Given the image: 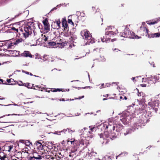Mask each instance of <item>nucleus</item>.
<instances>
[{"label": "nucleus", "instance_id": "55", "mask_svg": "<svg viewBox=\"0 0 160 160\" xmlns=\"http://www.w3.org/2000/svg\"><path fill=\"white\" fill-rule=\"evenodd\" d=\"M87 53V52H86V53L85 54H83L82 57H83L86 56V54Z\"/></svg>", "mask_w": 160, "mask_h": 160}, {"label": "nucleus", "instance_id": "48", "mask_svg": "<svg viewBox=\"0 0 160 160\" xmlns=\"http://www.w3.org/2000/svg\"><path fill=\"white\" fill-rule=\"evenodd\" d=\"M77 149L75 147H74V150H73V152H75L77 151Z\"/></svg>", "mask_w": 160, "mask_h": 160}, {"label": "nucleus", "instance_id": "53", "mask_svg": "<svg viewBox=\"0 0 160 160\" xmlns=\"http://www.w3.org/2000/svg\"><path fill=\"white\" fill-rule=\"evenodd\" d=\"M33 76H35V77H39V78H41L40 77H39V76H36V75H33Z\"/></svg>", "mask_w": 160, "mask_h": 160}, {"label": "nucleus", "instance_id": "33", "mask_svg": "<svg viewBox=\"0 0 160 160\" xmlns=\"http://www.w3.org/2000/svg\"><path fill=\"white\" fill-rule=\"evenodd\" d=\"M7 81L8 83H10L14 82V80L13 79L10 78L9 79H7Z\"/></svg>", "mask_w": 160, "mask_h": 160}, {"label": "nucleus", "instance_id": "1", "mask_svg": "<svg viewBox=\"0 0 160 160\" xmlns=\"http://www.w3.org/2000/svg\"><path fill=\"white\" fill-rule=\"evenodd\" d=\"M35 23L32 22H28L24 27V32L22 29H20L19 34L22 35V38H24L25 39L28 37L32 33V28L31 27H35Z\"/></svg>", "mask_w": 160, "mask_h": 160}, {"label": "nucleus", "instance_id": "4", "mask_svg": "<svg viewBox=\"0 0 160 160\" xmlns=\"http://www.w3.org/2000/svg\"><path fill=\"white\" fill-rule=\"evenodd\" d=\"M120 35L121 37L128 38L134 39L139 38L140 37H139L137 35H135L133 32L129 31L128 28H125L123 32H120Z\"/></svg>", "mask_w": 160, "mask_h": 160}, {"label": "nucleus", "instance_id": "12", "mask_svg": "<svg viewBox=\"0 0 160 160\" xmlns=\"http://www.w3.org/2000/svg\"><path fill=\"white\" fill-rule=\"evenodd\" d=\"M62 24L65 32L66 33L68 32L69 30V27H68V24L66 18H63Z\"/></svg>", "mask_w": 160, "mask_h": 160}, {"label": "nucleus", "instance_id": "54", "mask_svg": "<svg viewBox=\"0 0 160 160\" xmlns=\"http://www.w3.org/2000/svg\"><path fill=\"white\" fill-rule=\"evenodd\" d=\"M61 44L62 45V46L63 45H64V43H63V42H62Z\"/></svg>", "mask_w": 160, "mask_h": 160}, {"label": "nucleus", "instance_id": "32", "mask_svg": "<svg viewBox=\"0 0 160 160\" xmlns=\"http://www.w3.org/2000/svg\"><path fill=\"white\" fill-rule=\"evenodd\" d=\"M86 140H81V145L82 144L84 145V144H86Z\"/></svg>", "mask_w": 160, "mask_h": 160}, {"label": "nucleus", "instance_id": "49", "mask_svg": "<svg viewBox=\"0 0 160 160\" xmlns=\"http://www.w3.org/2000/svg\"><path fill=\"white\" fill-rule=\"evenodd\" d=\"M141 86L142 87H146V85L145 84H142L141 85Z\"/></svg>", "mask_w": 160, "mask_h": 160}, {"label": "nucleus", "instance_id": "9", "mask_svg": "<svg viewBox=\"0 0 160 160\" xmlns=\"http://www.w3.org/2000/svg\"><path fill=\"white\" fill-rule=\"evenodd\" d=\"M19 106L16 105L10 104L7 106L5 110L8 112L12 113L18 110Z\"/></svg>", "mask_w": 160, "mask_h": 160}, {"label": "nucleus", "instance_id": "52", "mask_svg": "<svg viewBox=\"0 0 160 160\" xmlns=\"http://www.w3.org/2000/svg\"><path fill=\"white\" fill-rule=\"evenodd\" d=\"M38 27H39V29H41V28H40V25H39V24H38Z\"/></svg>", "mask_w": 160, "mask_h": 160}, {"label": "nucleus", "instance_id": "25", "mask_svg": "<svg viewBox=\"0 0 160 160\" xmlns=\"http://www.w3.org/2000/svg\"><path fill=\"white\" fill-rule=\"evenodd\" d=\"M137 90H138V95L139 97L143 98L144 96V94L142 92H139L138 89L137 88Z\"/></svg>", "mask_w": 160, "mask_h": 160}, {"label": "nucleus", "instance_id": "61", "mask_svg": "<svg viewBox=\"0 0 160 160\" xmlns=\"http://www.w3.org/2000/svg\"><path fill=\"white\" fill-rule=\"evenodd\" d=\"M29 74L31 76H32L33 75L32 74V73H29Z\"/></svg>", "mask_w": 160, "mask_h": 160}, {"label": "nucleus", "instance_id": "60", "mask_svg": "<svg viewBox=\"0 0 160 160\" xmlns=\"http://www.w3.org/2000/svg\"><path fill=\"white\" fill-rule=\"evenodd\" d=\"M122 98V96H120V99H121Z\"/></svg>", "mask_w": 160, "mask_h": 160}, {"label": "nucleus", "instance_id": "2", "mask_svg": "<svg viewBox=\"0 0 160 160\" xmlns=\"http://www.w3.org/2000/svg\"><path fill=\"white\" fill-rule=\"evenodd\" d=\"M81 35L82 38V40L84 42L85 44H89L94 42L93 38H92L91 35L89 32L85 29L81 32Z\"/></svg>", "mask_w": 160, "mask_h": 160}, {"label": "nucleus", "instance_id": "63", "mask_svg": "<svg viewBox=\"0 0 160 160\" xmlns=\"http://www.w3.org/2000/svg\"><path fill=\"white\" fill-rule=\"evenodd\" d=\"M107 100V99L106 98H104L103 99V100L104 101V100Z\"/></svg>", "mask_w": 160, "mask_h": 160}, {"label": "nucleus", "instance_id": "15", "mask_svg": "<svg viewBox=\"0 0 160 160\" xmlns=\"http://www.w3.org/2000/svg\"><path fill=\"white\" fill-rule=\"evenodd\" d=\"M42 157V156L38 154L37 153L34 152L33 153V156L29 158V159L30 160H34L35 159H40Z\"/></svg>", "mask_w": 160, "mask_h": 160}, {"label": "nucleus", "instance_id": "30", "mask_svg": "<svg viewBox=\"0 0 160 160\" xmlns=\"http://www.w3.org/2000/svg\"><path fill=\"white\" fill-rule=\"evenodd\" d=\"M75 139H74L73 141H70L68 140L67 141V144H69V143H71V144H74V142L75 141Z\"/></svg>", "mask_w": 160, "mask_h": 160}, {"label": "nucleus", "instance_id": "27", "mask_svg": "<svg viewBox=\"0 0 160 160\" xmlns=\"http://www.w3.org/2000/svg\"><path fill=\"white\" fill-rule=\"evenodd\" d=\"M48 45L49 46H55L56 45V42H48Z\"/></svg>", "mask_w": 160, "mask_h": 160}, {"label": "nucleus", "instance_id": "45", "mask_svg": "<svg viewBox=\"0 0 160 160\" xmlns=\"http://www.w3.org/2000/svg\"><path fill=\"white\" fill-rule=\"evenodd\" d=\"M156 23H157V22L156 21H155V22H151L149 23V24H155Z\"/></svg>", "mask_w": 160, "mask_h": 160}, {"label": "nucleus", "instance_id": "28", "mask_svg": "<svg viewBox=\"0 0 160 160\" xmlns=\"http://www.w3.org/2000/svg\"><path fill=\"white\" fill-rule=\"evenodd\" d=\"M11 29L14 31V32L15 33H18L19 34V31H18V28H16L15 27H12L11 28Z\"/></svg>", "mask_w": 160, "mask_h": 160}, {"label": "nucleus", "instance_id": "17", "mask_svg": "<svg viewBox=\"0 0 160 160\" xmlns=\"http://www.w3.org/2000/svg\"><path fill=\"white\" fill-rule=\"evenodd\" d=\"M148 105L152 108L158 107L159 105L158 101L154 100L148 103Z\"/></svg>", "mask_w": 160, "mask_h": 160}, {"label": "nucleus", "instance_id": "35", "mask_svg": "<svg viewBox=\"0 0 160 160\" xmlns=\"http://www.w3.org/2000/svg\"><path fill=\"white\" fill-rule=\"evenodd\" d=\"M7 157V155H3V156L0 157V159L1 160H5V158Z\"/></svg>", "mask_w": 160, "mask_h": 160}, {"label": "nucleus", "instance_id": "64", "mask_svg": "<svg viewBox=\"0 0 160 160\" xmlns=\"http://www.w3.org/2000/svg\"><path fill=\"white\" fill-rule=\"evenodd\" d=\"M41 136H42V138H43L44 137H45V136H44V135H42Z\"/></svg>", "mask_w": 160, "mask_h": 160}, {"label": "nucleus", "instance_id": "21", "mask_svg": "<svg viewBox=\"0 0 160 160\" xmlns=\"http://www.w3.org/2000/svg\"><path fill=\"white\" fill-rule=\"evenodd\" d=\"M45 147H47L49 149H52V151L53 150V147L55 148V147L53 146V144L51 142H48L46 144Z\"/></svg>", "mask_w": 160, "mask_h": 160}, {"label": "nucleus", "instance_id": "47", "mask_svg": "<svg viewBox=\"0 0 160 160\" xmlns=\"http://www.w3.org/2000/svg\"><path fill=\"white\" fill-rule=\"evenodd\" d=\"M71 19L72 20V16H69L68 17V20Z\"/></svg>", "mask_w": 160, "mask_h": 160}, {"label": "nucleus", "instance_id": "34", "mask_svg": "<svg viewBox=\"0 0 160 160\" xmlns=\"http://www.w3.org/2000/svg\"><path fill=\"white\" fill-rule=\"evenodd\" d=\"M67 130L68 131V132H69L70 131H72V130H71L70 129L67 128V129H64L61 132H63L65 133H66V132L67 131Z\"/></svg>", "mask_w": 160, "mask_h": 160}, {"label": "nucleus", "instance_id": "62", "mask_svg": "<svg viewBox=\"0 0 160 160\" xmlns=\"http://www.w3.org/2000/svg\"><path fill=\"white\" fill-rule=\"evenodd\" d=\"M46 97H44V96H42L41 98H45Z\"/></svg>", "mask_w": 160, "mask_h": 160}, {"label": "nucleus", "instance_id": "40", "mask_svg": "<svg viewBox=\"0 0 160 160\" xmlns=\"http://www.w3.org/2000/svg\"><path fill=\"white\" fill-rule=\"evenodd\" d=\"M105 158L106 159H112L111 156H108V155L105 156Z\"/></svg>", "mask_w": 160, "mask_h": 160}, {"label": "nucleus", "instance_id": "23", "mask_svg": "<svg viewBox=\"0 0 160 160\" xmlns=\"http://www.w3.org/2000/svg\"><path fill=\"white\" fill-rule=\"evenodd\" d=\"M116 33L115 32H114L112 31H109L108 32H107L105 33V35L107 36H108L109 37H112L114 36L116 34Z\"/></svg>", "mask_w": 160, "mask_h": 160}, {"label": "nucleus", "instance_id": "11", "mask_svg": "<svg viewBox=\"0 0 160 160\" xmlns=\"http://www.w3.org/2000/svg\"><path fill=\"white\" fill-rule=\"evenodd\" d=\"M34 149L36 148L38 151L45 148V146H43L40 141H36L34 145Z\"/></svg>", "mask_w": 160, "mask_h": 160}, {"label": "nucleus", "instance_id": "43", "mask_svg": "<svg viewBox=\"0 0 160 160\" xmlns=\"http://www.w3.org/2000/svg\"><path fill=\"white\" fill-rule=\"evenodd\" d=\"M85 16V14L84 12H81V16L82 17H84Z\"/></svg>", "mask_w": 160, "mask_h": 160}, {"label": "nucleus", "instance_id": "59", "mask_svg": "<svg viewBox=\"0 0 160 160\" xmlns=\"http://www.w3.org/2000/svg\"><path fill=\"white\" fill-rule=\"evenodd\" d=\"M132 79L133 80H134L135 79V77H133L132 78Z\"/></svg>", "mask_w": 160, "mask_h": 160}, {"label": "nucleus", "instance_id": "20", "mask_svg": "<svg viewBox=\"0 0 160 160\" xmlns=\"http://www.w3.org/2000/svg\"><path fill=\"white\" fill-rule=\"evenodd\" d=\"M19 35L20 37H21V38H20L15 39L14 40H13L16 46L18 45L19 43L20 42H22L23 40V39L22 38H22L21 37V36L22 35H20L19 34Z\"/></svg>", "mask_w": 160, "mask_h": 160}, {"label": "nucleus", "instance_id": "38", "mask_svg": "<svg viewBox=\"0 0 160 160\" xmlns=\"http://www.w3.org/2000/svg\"><path fill=\"white\" fill-rule=\"evenodd\" d=\"M68 23H71L72 25H73V22H72V20L69 19L68 20Z\"/></svg>", "mask_w": 160, "mask_h": 160}, {"label": "nucleus", "instance_id": "16", "mask_svg": "<svg viewBox=\"0 0 160 160\" xmlns=\"http://www.w3.org/2000/svg\"><path fill=\"white\" fill-rule=\"evenodd\" d=\"M33 84H30L28 82L24 83V86L28 88H32L34 89H38L39 88L38 86H33Z\"/></svg>", "mask_w": 160, "mask_h": 160}, {"label": "nucleus", "instance_id": "39", "mask_svg": "<svg viewBox=\"0 0 160 160\" xmlns=\"http://www.w3.org/2000/svg\"><path fill=\"white\" fill-rule=\"evenodd\" d=\"M19 82H20V83H18V85L19 86H24V83H23V82L22 81H19Z\"/></svg>", "mask_w": 160, "mask_h": 160}, {"label": "nucleus", "instance_id": "26", "mask_svg": "<svg viewBox=\"0 0 160 160\" xmlns=\"http://www.w3.org/2000/svg\"><path fill=\"white\" fill-rule=\"evenodd\" d=\"M107 38L108 39H109V37L108 36H106L105 35V36H104L103 37V38H101V39L102 40V42H106L108 41V40L107 39Z\"/></svg>", "mask_w": 160, "mask_h": 160}, {"label": "nucleus", "instance_id": "10", "mask_svg": "<svg viewBox=\"0 0 160 160\" xmlns=\"http://www.w3.org/2000/svg\"><path fill=\"white\" fill-rule=\"evenodd\" d=\"M111 131H110V132ZM111 132L109 133L108 132V131H105L104 134L102 133H101L100 134V137L101 138H103L104 139H105V138H110L112 140L114 138H116V137H112L111 135Z\"/></svg>", "mask_w": 160, "mask_h": 160}, {"label": "nucleus", "instance_id": "6", "mask_svg": "<svg viewBox=\"0 0 160 160\" xmlns=\"http://www.w3.org/2000/svg\"><path fill=\"white\" fill-rule=\"evenodd\" d=\"M90 128V131H88V129L86 128H84L85 131H83L82 129L81 131V133L82 132V131H83V133L82 134V135H83V137L85 138H92L93 137V135L92 134V132H93L94 130H96L97 129V127L95 128L93 126H90L89 127Z\"/></svg>", "mask_w": 160, "mask_h": 160}, {"label": "nucleus", "instance_id": "18", "mask_svg": "<svg viewBox=\"0 0 160 160\" xmlns=\"http://www.w3.org/2000/svg\"><path fill=\"white\" fill-rule=\"evenodd\" d=\"M21 56L23 57H29V58H32V55L31 54L29 51H25L23 53L21 54Z\"/></svg>", "mask_w": 160, "mask_h": 160}, {"label": "nucleus", "instance_id": "50", "mask_svg": "<svg viewBox=\"0 0 160 160\" xmlns=\"http://www.w3.org/2000/svg\"><path fill=\"white\" fill-rule=\"evenodd\" d=\"M22 72H24L26 74H29V72H26V71H23Z\"/></svg>", "mask_w": 160, "mask_h": 160}, {"label": "nucleus", "instance_id": "7", "mask_svg": "<svg viewBox=\"0 0 160 160\" xmlns=\"http://www.w3.org/2000/svg\"><path fill=\"white\" fill-rule=\"evenodd\" d=\"M140 29L144 32L143 35H145L146 36L149 38H158L160 37V33H148V30L145 27H141Z\"/></svg>", "mask_w": 160, "mask_h": 160}, {"label": "nucleus", "instance_id": "19", "mask_svg": "<svg viewBox=\"0 0 160 160\" xmlns=\"http://www.w3.org/2000/svg\"><path fill=\"white\" fill-rule=\"evenodd\" d=\"M46 91L48 92H50V91H51L53 92H64L65 91L64 89H59V88H51L50 90H48L47 89H46Z\"/></svg>", "mask_w": 160, "mask_h": 160}, {"label": "nucleus", "instance_id": "31", "mask_svg": "<svg viewBox=\"0 0 160 160\" xmlns=\"http://www.w3.org/2000/svg\"><path fill=\"white\" fill-rule=\"evenodd\" d=\"M7 84L6 82H5V83H3V80L1 79H0V84ZM9 84L11 85H13L12 84Z\"/></svg>", "mask_w": 160, "mask_h": 160}, {"label": "nucleus", "instance_id": "3", "mask_svg": "<svg viewBox=\"0 0 160 160\" xmlns=\"http://www.w3.org/2000/svg\"><path fill=\"white\" fill-rule=\"evenodd\" d=\"M122 125L120 124H114L112 126L108 124L106 127L107 129L108 128L110 130H111L112 128V130L111 131V134L112 137L115 136V137H117L116 133L115 132H119L122 129Z\"/></svg>", "mask_w": 160, "mask_h": 160}, {"label": "nucleus", "instance_id": "57", "mask_svg": "<svg viewBox=\"0 0 160 160\" xmlns=\"http://www.w3.org/2000/svg\"><path fill=\"white\" fill-rule=\"evenodd\" d=\"M84 97V96H82L81 97V99L82 98H83Z\"/></svg>", "mask_w": 160, "mask_h": 160}, {"label": "nucleus", "instance_id": "41", "mask_svg": "<svg viewBox=\"0 0 160 160\" xmlns=\"http://www.w3.org/2000/svg\"><path fill=\"white\" fill-rule=\"evenodd\" d=\"M13 146L12 145H10L8 147L9 149L8 150V151H10L11 150Z\"/></svg>", "mask_w": 160, "mask_h": 160}, {"label": "nucleus", "instance_id": "36", "mask_svg": "<svg viewBox=\"0 0 160 160\" xmlns=\"http://www.w3.org/2000/svg\"><path fill=\"white\" fill-rule=\"evenodd\" d=\"M123 154H124V155H127L128 153L126 152L125 153H122L121 154H120L119 155H118V156L116 157V159H117V158L118 157H119V156H120L121 155H122Z\"/></svg>", "mask_w": 160, "mask_h": 160}, {"label": "nucleus", "instance_id": "13", "mask_svg": "<svg viewBox=\"0 0 160 160\" xmlns=\"http://www.w3.org/2000/svg\"><path fill=\"white\" fill-rule=\"evenodd\" d=\"M42 23L44 26V29L46 30V32L50 31V25L47 18H45L42 21Z\"/></svg>", "mask_w": 160, "mask_h": 160}, {"label": "nucleus", "instance_id": "5", "mask_svg": "<svg viewBox=\"0 0 160 160\" xmlns=\"http://www.w3.org/2000/svg\"><path fill=\"white\" fill-rule=\"evenodd\" d=\"M129 112L127 111L123 112L120 114V120L124 124H128L131 119Z\"/></svg>", "mask_w": 160, "mask_h": 160}, {"label": "nucleus", "instance_id": "46", "mask_svg": "<svg viewBox=\"0 0 160 160\" xmlns=\"http://www.w3.org/2000/svg\"><path fill=\"white\" fill-rule=\"evenodd\" d=\"M21 15V13H20L19 14H18L16 15V16H15L14 18H17L18 16H19V15Z\"/></svg>", "mask_w": 160, "mask_h": 160}, {"label": "nucleus", "instance_id": "29", "mask_svg": "<svg viewBox=\"0 0 160 160\" xmlns=\"http://www.w3.org/2000/svg\"><path fill=\"white\" fill-rule=\"evenodd\" d=\"M34 37L35 39H37L40 36L39 35H38L37 33H35V32H34Z\"/></svg>", "mask_w": 160, "mask_h": 160}, {"label": "nucleus", "instance_id": "22", "mask_svg": "<svg viewBox=\"0 0 160 160\" xmlns=\"http://www.w3.org/2000/svg\"><path fill=\"white\" fill-rule=\"evenodd\" d=\"M8 48H13L15 46H16L15 43H14L13 40L11 42H10L8 44Z\"/></svg>", "mask_w": 160, "mask_h": 160}, {"label": "nucleus", "instance_id": "8", "mask_svg": "<svg viewBox=\"0 0 160 160\" xmlns=\"http://www.w3.org/2000/svg\"><path fill=\"white\" fill-rule=\"evenodd\" d=\"M50 153H52V155H49V157H48V158H50L52 160H62L63 156L61 154V152H57L56 153H55V154H54V153L52 152L51 151Z\"/></svg>", "mask_w": 160, "mask_h": 160}, {"label": "nucleus", "instance_id": "58", "mask_svg": "<svg viewBox=\"0 0 160 160\" xmlns=\"http://www.w3.org/2000/svg\"><path fill=\"white\" fill-rule=\"evenodd\" d=\"M124 99L125 100H127V97L126 96H125L124 97Z\"/></svg>", "mask_w": 160, "mask_h": 160}, {"label": "nucleus", "instance_id": "51", "mask_svg": "<svg viewBox=\"0 0 160 160\" xmlns=\"http://www.w3.org/2000/svg\"><path fill=\"white\" fill-rule=\"evenodd\" d=\"M60 101H65V100H64V98H62V99H60Z\"/></svg>", "mask_w": 160, "mask_h": 160}, {"label": "nucleus", "instance_id": "37", "mask_svg": "<svg viewBox=\"0 0 160 160\" xmlns=\"http://www.w3.org/2000/svg\"><path fill=\"white\" fill-rule=\"evenodd\" d=\"M43 40H42V38H38V39H37V40H36V41H37L38 42H43L44 41H43Z\"/></svg>", "mask_w": 160, "mask_h": 160}, {"label": "nucleus", "instance_id": "42", "mask_svg": "<svg viewBox=\"0 0 160 160\" xmlns=\"http://www.w3.org/2000/svg\"><path fill=\"white\" fill-rule=\"evenodd\" d=\"M7 155V154L5 153H4L3 152H1L0 153V157H1V156L2 157V156H3V155Z\"/></svg>", "mask_w": 160, "mask_h": 160}, {"label": "nucleus", "instance_id": "56", "mask_svg": "<svg viewBox=\"0 0 160 160\" xmlns=\"http://www.w3.org/2000/svg\"><path fill=\"white\" fill-rule=\"evenodd\" d=\"M108 94H107L106 95V96H105L104 95L103 96L104 97H108Z\"/></svg>", "mask_w": 160, "mask_h": 160}, {"label": "nucleus", "instance_id": "14", "mask_svg": "<svg viewBox=\"0 0 160 160\" xmlns=\"http://www.w3.org/2000/svg\"><path fill=\"white\" fill-rule=\"evenodd\" d=\"M61 22L59 19L56 21L53 22L52 23V27L54 29H58L60 27Z\"/></svg>", "mask_w": 160, "mask_h": 160}, {"label": "nucleus", "instance_id": "24", "mask_svg": "<svg viewBox=\"0 0 160 160\" xmlns=\"http://www.w3.org/2000/svg\"><path fill=\"white\" fill-rule=\"evenodd\" d=\"M45 33L43 34H42L41 35V37L42 40H43V41L45 42L48 41V36H46L44 34Z\"/></svg>", "mask_w": 160, "mask_h": 160}, {"label": "nucleus", "instance_id": "44", "mask_svg": "<svg viewBox=\"0 0 160 160\" xmlns=\"http://www.w3.org/2000/svg\"><path fill=\"white\" fill-rule=\"evenodd\" d=\"M57 9V7H55L54 8H52L51 11H50V12H51L52 11H53L54 10H56Z\"/></svg>", "mask_w": 160, "mask_h": 160}]
</instances>
